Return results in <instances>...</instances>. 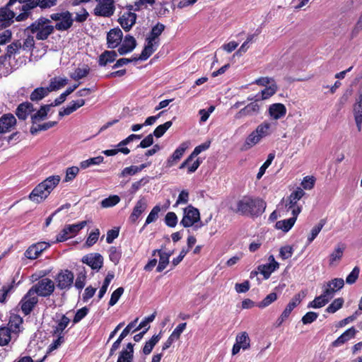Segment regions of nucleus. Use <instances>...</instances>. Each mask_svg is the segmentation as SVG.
<instances>
[{
    "instance_id": "nucleus-38",
    "label": "nucleus",
    "mask_w": 362,
    "mask_h": 362,
    "mask_svg": "<svg viewBox=\"0 0 362 362\" xmlns=\"http://www.w3.org/2000/svg\"><path fill=\"white\" fill-rule=\"evenodd\" d=\"M117 57V54L115 51H105L99 56L98 64L104 66L109 63L113 62Z\"/></svg>"
},
{
    "instance_id": "nucleus-24",
    "label": "nucleus",
    "mask_w": 362,
    "mask_h": 362,
    "mask_svg": "<svg viewBox=\"0 0 362 362\" xmlns=\"http://www.w3.org/2000/svg\"><path fill=\"white\" fill-rule=\"evenodd\" d=\"M16 124V119L12 114H6L0 118V133H6Z\"/></svg>"
},
{
    "instance_id": "nucleus-40",
    "label": "nucleus",
    "mask_w": 362,
    "mask_h": 362,
    "mask_svg": "<svg viewBox=\"0 0 362 362\" xmlns=\"http://www.w3.org/2000/svg\"><path fill=\"white\" fill-rule=\"evenodd\" d=\"M68 83L66 78L54 77L51 78L49 86H47L49 92L55 91L63 88Z\"/></svg>"
},
{
    "instance_id": "nucleus-35",
    "label": "nucleus",
    "mask_w": 362,
    "mask_h": 362,
    "mask_svg": "<svg viewBox=\"0 0 362 362\" xmlns=\"http://www.w3.org/2000/svg\"><path fill=\"white\" fill-rule=\"evenodd\" d=\"M134 356V344L128 343L126 349L122 350L117 362H132Z\"/></svg>"
},
{
    "instance_id": "nucleus-20",
    "label": "nucleus",
    "mask_w": 362,
    "mask_h": 362,
    "mask_svg": "<svg viewBox=\"0 0 362 362\" xmlns=\"http://www.w3.org/2000/svg\"><path fill=\"white\" fill-rule=\"evenodd\" d=\"M305 194L303 189L298 188L296 190L293 192L286 200V207L287 211H291L293 209H300V206H297V202L299 201Z\"/></svg>"
},
{
    "instance_id": "nucleus-31",
    "label": "nucleus",
    "mask_w": 362,
    "mask_h": 362,
    "mask_svg": "<svg viewBox=\"0 0 362 362\" xmlns=\"http://www.w3.org/2000/svg\"><path fill=\"white\" fill-rule=\"evenodd\" d=\"M85 105V100L83 99H79L77 100H72L69 103L66 107L59 112V116L62 117L65 115H69L79 107Z\"/></svg>"
},
{
    "instance_id": "nucleus-58",
    "label": "nucleus",
    "mask_w": 362,
    "mask_h": 362,
    "mask_svg": "<svg viewBox=\"0 0 362 362\" xmlns=\"http://www.w3.org/2000/svg\"><path fill=\"white\" fill-rule=\"evenodd\" d=\"M277 299L276 293H270L262 301L257 305L259 308H264L272 304Z\"/></svg>"
},
{
    "instance_id": "nucleus-1",
    "label": "nucleus",
    "mask_w": 362,
    "mask_h": 362,
    "mask_svg": "<svg viewBox=\"0 0 362 362\" xmlns=\"http://www.w3.org/2000/svg\"><path fill=\"white\" fill-rule=\"evenodd\" d=\"M50 18L56 22L54 26L49 25V19L41 17L28 26L27 30L33 34L35 33L37 40H45L53 33L54 29L61 32L66 31L74 24L73 15L69 11L52 13Z\"/></svg>"
},
{
    "instance_id": "nucleus-3",
    "label": "nucleus",
    "mask_w": 362,
    "mask_h": 362,
    "mask_svg": "<svg viewBox=\"0 0 362 362\" xmlns=\"http://www.w3.org/2000/svg\"><path fill=\"white\" fill-rule=\"evenodd\" d=\"M61 177L59 175H52L38 184L30 192L29 199L35 202L41 203L59 185Z\"/></svg>"
},
{
    "instance_id": "nucleus-7",
    "label": "nucleus",
    "mask_w": 362,
    "mask_h": 362,
    "mask_svg": "<svg viewBox=\"0 0 362 362\" xmlns=\"http://www.w3.org/2000/svg\"><path fill=\"white\" fill-rule=\"evenodd\" d=\"M30 289L37 296L48 297L54 291V283L48 278H44L35 284Z\"/></svg>"
},
{
    "instance_id": "nucleus-14",
    "label": "nucleus",
    "mask_w": 362,
    "mask_h": 362,
    "mask_svg": "<svg viewBox=\"0 0 362 362\" xmlns=\"http://www.w3.org/2000/svg\"><path fill=\"white\" fill-rule=\"evenodd\" d=\"M49 247V244L45 242L33 244L25 250L24 255L29 259H35Z\"/></svg>"
},
{
    "instance_id": "nucleus-15",
    "label": "nucleus",
    "mask_w": 362,
    "mask_h": 362,
    "mask_svg": "<svg viewBox=\"0 0 362 362\" xmlns=\"http://www.w3.org/2000/svg\"><path fill=\"white\" fill-rule=\"evenodd\" d=\"M82 262L92 269L98 271L103 267V257L99 253H90L83 257Z\"/></svg>"
},
{
    "instance_id": "nucleus-26",
    "label": "nucleus",
    "mask_w": 362,
    "mask_h": 362,
    "mask_svg": "<svg viewBox=\"0 0 362 362\" xmlns=\"http://www.w3.org/2000/svg\"><path fill=\"white\" fill-rule=\"evenodd\" d=\"M147 207V201L145 197H141L136 203L133 209V211L130 215L129 219L132 222H136L141 214L146 210Z\"/></svg>"
},
{
    "instance_id": "nucleus-25",
    "label": "nucleus",
    "mask_w": 362,
    "mask_h": 362,
    "mask_svg": "<svg viewBox=\"0 0 362 362\" xmlns=\"http://www.w3.org/2000/svg\"><path fill=\"white\" fill-rule=\"evenodd\" d=\"M146 44L145 45L140 56L138 59L144 61L146 60L157 49L159 46V42L146 39Z\"/></svg>"
},
{
    "instance_id": "nucleus-11",
    "label": "nucleus",
    "mask_w": 362,
    "mask_h": 362,
    "mask_svg": "<svg viewBox=\"0 0 362 362\" xmlns=\"http://www.w3.org/2000/svg\"><path fill=\"white\" fill-rule=\"evenodd\" d=\"M37 303V296L29 289L27 293L20 301L19 305H21V308L23 314L25 315H28L30 314Z\"/></svg>"
},
{
    "instance_id": "nucleus-18",
    "label": "nucleus",
    "mask_w": 362,
    "mask_h": 362,
    "mask_svg": "<svg viewBox=\"0 0 362 362\" xmlns=\"http://www.w3.org/2000/svg\"><path fill=\"white\" fill-rule=\"evenodd\" d=\"M301 209H296L291 212L293 216L281 221H279L276 223V228L281 230L284 232H288L294 225L298 215L300 214Z\"/></svg>"
},
{
    "instance_id": "nucleus-46",
    "label": "nucleus",
    "mask_w": 362,
    "mask_h": 362,
    "mask_svg": "<svg viewBox=\"0 0 362 362\" xmlns=\"http://www.w3.org/2000/svg\"><path fill=\"white\" fill-rule=\"evenodd\" d=\"M250 341L249 336L245 332H243L236 336L235 343L243 350H246L250 348Z\"/></svg>"
},
{
    "instance_id": "nucleus-51",
    "label": "nucleus",
    "mask_w": 362,
    "mask_h": 362,
    "mask_svg": "<svg viewBox=\"0 0 362 362\" xmlns=\"http://www.w3.org/2000/svg\"><path fill=\"white\" fill-rule=\"evenodd\" d=\"M11 333L8 327H2L0 328V346H5L8 344L11 339Z\"/></svg>"
},
{
    "instance_id": "nucleus-29",
    "label": "nucleus",
    "mask_w": 362,
    "mask_h": 362,
    "mask_svg": "<svg viewBox=\"0 0 362 362\" xmlns=\"http://www.w3.org/2000/svg\"><path fill=\"white\" fill-rule=\"evenodd\" d=\"M269 116L274 119H279L286 114V108L284 104L274 103L269 107Z\"/></svg>"
},
{
    "instance_id": "nucleus-9",
    "label": "nucleus",
    "mask_w": 362,
    "mask_h": 362,
    "mask_svg": "<svg viewBox=\"0 0 362 362\" xmlns=\"http://www.w3.org/2000/svg\"><path fill=\"white\" fill-rule=\"evenodd\" d=\"M255 98V99L253 102L245 105L235 115V119H240L245 117L257 116L259 114L261 105L259 104V95H256Z\"/></svg>"
},
{
    "instance_id": "nucleus-32",
    "label": "nucleus",
    "mask_w": 362,
    "mask_h": 362,
    "mask_svg": "<svg viewBox=\"0 0 362 362\" xmlns=\"http://www.w3.org/2000/svg\"><path fill=\"white\" fill-rule=\"evenodd\" d=\"M329 292L327 291H322V293L315 297V299L309 303L308 307H312L313 308H320L325 305L330 299H332L331 296L328 294Z\"/></svg>"
},
{
    "instance_id": "nucleus-45",
    "label": "nucleus",
    "mask_w": 362,
    "mask_h": 362,
    "mask_svg": "<svg viewBox=\"0 0 362 362\" xmlns=\"http://www.w3.org/2000/svg\"><path fill=\"white\" fill-rule=\"evenodd\" d=\"M15 16L16 14L13 11L6 8L0 9V21L4 24L10 25Z\"/></svg>"
},
{
    "instance_id": "nucleus-48",
    "label": "nucleus",
    "mask_w": 362,
    "mask_h": 362,
    "mask_svg": "<svg viewBox=\"0 0 362 362\" xmlns=\"http://www.w3.org/2000/svg\"><path fill=\"white\" fill-rule=\"evenodd\" d=\"M276 90L277 86L276 83H272L257 94L259 95V101L270 98L276 92Z\"/></svg>"
},
{
    "instance_id": "nucleus-44",
    "label": "nucleus",
    "mask_w": 362,
    "mask_h": 362,
    "mask_svg": "<svg viewBox=\"0 0 362 362\" xmlns=\"http://www.w3.org/2000/svg\"><path fill=\"white\" fill-rule=\"evenodd\" d=\"M325 223H326V220L321 219L319 221V223L312 228V230L310 231V234L308 235V239H307V245L310 244L315 239V238L317 236L319 233L321 231L322 228L325 225Z\"/></svg>"
},
{
    "instance_id": "nucleus-56",
    "label": "nucleus",
    "mask_w": 362,
    "mask_h": 362,
    "mask_svg": "<svg viewBox=\"0 0 362 362\" xmlns=\"http://www.w3.org/2000/svg\"><path fill=\"white\" fill-rule=\"evenodd\" d=\"M57 122H48L44 123L42 124H38L36 127L33 126L30 128V133L32 134H35L39 131L47 130V129L54 127L57 124Z\"/></svg>"
},
{
    "instance_id": "nucleus-64",
    "label": "nucleus",
    "mask_w": 362,
    "mask_h": 362,
    "mask_svg": "<svg viewBox=\"0 0 362 362\" xmlns=\"http://www.w3.org/2000/svg\"><path fill=\"white\" fill-rule=\"evenodd\" d=\"M89 16V13L88 11L82 7L80 10L76 13L75 18H73L74 21H76L77 23H83L85 22Z\"/></svg>"
},
{
    "instance_id": "nucleus-22",
    "label": "nucleus",
    "mask_w": 362,
    "mask_h": 362,
    "mask_svg": "<svg viewBox=\"0 0 362 362\" xmlns=\"http://www.w3.org/2000/svg\"><path fill=\"white\" fill-rule=\"evenodd\" d=\"M136 46V41L134 37L129 35H126L118 48V52L120 55L126 54L133 51Z\"/></svg>"
},
{
    "instance_id": "nucleus-17",
    "label": "nucleus",
    "mask_w": 362,
    "mask_h": 362,
    "mask_svg": "<svg viewBox=\"0 0 362 362\" xmlns=\"http://www.w3.org/2000/svg\"><path fill=\"white\" fill-rule=\"evenodd\" d=\"M269 263L259 265L258 267V271L264 277V279H269L272 272L279 268V263L275 260L274 255L269 257Z\"/></svg>"
},
{
    "instance_id": "nucleus-33",
    "label": "nucleus",
    "mask_w": 362,
    "mask_h": 362,
    "mask_svg": "<svg viewBox=\"0 0 362 362\" xmlns=\"http://www.w3.org/2000/svg\"><path fill=\"white\" fill-rule=\"evenodd\" d=\"M156 253L158 254L160 257L156 271L158 272H160L165 269L167 265L169 264L170 254H167L165 252H163L161 250H154L152 252V255L155 256Z\"/></svg>"
},
{
    "instance_id": "nucleus-60",
    "label": "nucleus",
    "mask_w": 362,
    "mask_h": 362,
    "mask_svg": "<svg viewBox=\"0 0 362 362\" xmlns=\"http://www.w3.org/2000/svg\"><path fill=\"white\" fill-rule=\"evenodd\" d=\"M120 201V198L117 195L110 196L107 198L104 199L101 202V206L103 208L112 207L117 204Z\"/></svg>"
},
{
    "instance_id": "nucleus-12",
    "label": "nucleus",
    "mask_w": 362,
    "mask_h": 362,
    "mask_svg": "<svg viewBox=\"0 0 362 362\" xmlns=\"http://www.w3.org/2000/svg\"><path fill=\"white\" fill-rule=\"evenodd\" d=\"M128 11L124 12L119 18L118 22L125 31H129L136 23L137 16L131 11L134 9V6H127Z\"/></svg>"
},
{
    "instance_id": "nucleus-2",
    "label": "nucleus",
    "mask_w": 362,
    "mask_h": 362,
    "mask_svg": "<svg viewBox=\"0 0 362 362\" xmlns=\"http://www.w3.org/2000/svg\"><path fill=\"white\" fill-rule=\"evenodd\" d=\"M266 209V203L261 199L243 197L237 202L235 213L241 215L259 216Z\"/></svg>"
},
{
    "instance_id": "nucleus-23",
    "label": "nucleus",
    "mask_w": 362,
    "mask_h": 362,
    "mask_svg": "<svg viewBox=\"0 0 362 362\" xmlns=\"http://www.w3.org/2000/svg\"><path fill=\"white\" fill-rule=\"evenodd\" d=\"M346 245L344 243H338L332 252L329 256V264L330 266L337 265L342 259Z\"/></svg>"
},
{
    "instance_id": "nucleus-49",
    "label": "nucleus",
    "mask_w": 362,
    "mask_h": 362,
    "mask_svg": "<svg viewBox=\"0 0 362 362\" xmlns=\"http://www.w3.org/2000/svg\"><path fill=\"white\" fill-rule=\"evenodd\" d=\"M90 72L89 67L86 65L82 68H77L75 71L70 74V77L75 80L78 81L85 78Z\"/></svg>"
},
{
    "instance_id": "nucleus-50",
    "label": "nucleus",
    "mask_w": 362,
    "mask_h": 362,
    "mask_svg": "<svg viewBox=\"0 0 362 362\" xmlns=\"http://www.w3.org/2000/svg\"><path fill=\"white\" fill-rule=\"evenodd\" d=\"M104 160V158L101 156L90 158L86 160H83L80 163V168L82 169H86L92 165H98L102 163Z\"/></svg>"
},
{
    "instance_id": "nucleus-13",
    "label": "nucleus",
    "mask_w": 362,
    "mask_h": 362,
    "mask_svg": "<svg viewBox=\"0 0 362 362\" xmlns=\"http://www.w3.org/2000/svg\"><path fill=\"white\" fill-rule=\"evenodd\" d=\"M54 325L52 326L53 334L64 336L63 332L70 322V319L64 315L57 314L53 318Z\"/></svg>"
},
{
    "instance_id": "nucleus-10",
    "label": "nucleus",
    "mask_w": 362,
    "mask_h": 362,
    "mask_svg": "<svg viewBox=\"0 0 362 362\" xmlns=\"http://www.w3.org/2000/svg\"><path fill=\"white\" fill-rule=\"evenodd\" d=\"M74 273L68 269L62 270L56 276V283L58 288L69 290L74 284Z\"/></svg>"
},
{
    "instance_id": "nucleus-19",
    "label": "nucleus",
    "mask_w": 362,
    "mask_h": 362,
    "mask_svg": "<svg viewBox=\"0 0 362 362\" xmlns=\"http://www.w3.org/2000/svg\"><path fill=\"white\" fill-rule=\"evenodd\" d=\"M23 5L20 8V11L22 12L16 17L17 21H23L28 18L31 15V11L35 8L37 6V1H30L20 2Z\"/></svg>"
},
{
    "instance_id": "nucleus-36",
    "label": "nucleus",
    "mask_w": 362,
    "mask_h": 362,
    "mask_svg": "<svg viewBox=\"0 0 362 362\" xmlns=\"http://www.w3.org/2000/svg\"><path fill=\"white\" fill-rule=\"evenodd\" d=\"M52 106H54V103L42 105L37 112L31 115L32 122L36 124L40 121L44 120Z\"/></svg>"
},
{
    "instance_id": "nucleus-4",
    "label": "nucleus",
    "mask_w": 362,
    "mask_h": 362,
    "mask_svg": "<svg viewBox=\"0 0 362 362\" xmlns=\"http://www.w3.org/2000/svg\"><path fill=\"white\" fill-rule=\"evenodd\" d=\"M61 177L59 175H52L38 184L30 192L29 199L35 202L41 203L59 185Z\"/></svg>"
},
{
    "instance_id": "nucleus-53",
    "label": "nucleus",
    "mask_w": 362,
    "mask_h": 362,
    "mask_svg": "<svg viewBox=\"0 0 362 362\" xmlns=\"http://www.w3.org/2000/svg\"><path fill=\"white\" fill-rule=\"evenodd\" d=\"M15 281L13 280L11 284L4 285L0 290V303H5L7 300V296L13 290Z\"/></svg>"
},
{
    "instance_id": "nucleus-37",
    "label": "nucleus",
    "mask_w": 362,
    "mask_h": 362,
    "mask_svg": "<svg viewBox=\"0 0 362 362\" xmlns=\"http://www.w3.org/2000/svg\"><path fill=\"white\" fill-rule=\"evenodd\" d=\"M23 318L18 315H13L11 316L8 322V328L13 334H17L21 332V325L23 324Z\"/></svg>"
},
{
    "instance_id": "nucleus-55",
    "label": "nucleus",
    "mask_w": 362,
    "mask_h": 362,
    "mask_svg": "<svg viewBox=\"0 0 362 362\" xmlns=\"http://www.w3.org/2000/svg\"><path fill=\"white\" fill-rule=\"evenodd\" d=\"M122 256L121 250L116 247H110L109 249L110 259L115 264H117Z\"/></svg>"
},
{
    "instance_id": "nucleus-63",
    "label": "nucleus",
    "mask_w": 362,
    "mask_h": 362,
    "mask_svg": "<svg viewBox=\"0 0 362 362\" xmlns=\"http://www.w3.org/2000/svg\"><path fill=\"white\" fill-rule=\"evenodd\" d=\"M360 273V269L358 267H355L350 274L346 278V283L347 284H354L357 281Z\"/></svg>"
},
{
    "instance_id": "nucleus-62",
    "label": "nucleus",
    "mask_w": 362,
    "mask_h": 362,
    "mask_svg": "<svg viewBox=\"0 0 362 362\" xmlns=\"http://www.w3.org/2000/svg\"><path fill=\"white\" fill-rule=\"evenodd\" d=\"M79 173V168L76 166L69 167L66 170L64 181L68 182L72 181Z\"/></svg>"
},
{
    "instance_id": "nucleus-5",
    "label": "nucleus",
    "mask_w": 362,
    "mask_h": 362,
    "mask_svg": "<svg viewBox=\"0 0 362 362\" xmlns=\"http://www.w3.org/2000/svg\"><path fill=\"white\" fill-rule=\"evenodd\" d=\"M200 221L199 211L192 205H188L183 210V217L180 221V224L185 228H189L194 226L197 230L202 226V223L197 224Z\"/></svg>"
},
{
    "instance_id": "nucleus-28",
    "label": "nucleus",
    "mask_w": 362,
    "mask_h": 362,
    "mask_svg": "<svg viewBox=\"0 0 362 362\" xmlns=\"http://www.w3.org/2000/svg\"><path fill=\"white\" fill-rule=\"evenodd\" d=\"M189 147L187 142L182 143L178 148L175 149L173 155L167 160V167H172L175 165L183 156L185 151Z\"/></svg>"
},
{
    "instance_id": "nucleus-41",
    "label": "nucleus",
    "mask_w": 362,
    "mask_h": 362,
    "mask_svg": "<svg viewBox=\"0 0 362 362\" xmlns=\"http://www.w3.org/2000/svg\"><path fill=\"white\" fill-rule=\"evenodd\" d=\"M77 270V277L74 286L77 289L81 290L86 284L87 272L84 267H79Z\"/></svg>"
},
{
    "instance_id": "nucleus-34",
    "label": "nucleus",
    "mask_w": 362,
    "mask_h": 362,
    "mask_svg": "<svg viewBox=\"0 0 362 362\" xmlns=\"http://www.w3.org/2000/svg\"><path fill=\"white\" fill-rule=\"evenodd\" d=\"M261 139L259 136L255 134L254 131H252L245 139L244 143L240 147V150L242 151H246L252 148L256 144L259 143Z\"/></svg>"
},
{
    "instance_id": "nucleus-42",
    "label": "nucleus",
    "mask_w": 362,
    "mask_h": 362,
    "mask_svg": "<svg viewBox=\"0 0 362 362\" xmlns=\"http://www.w3.org/2000/svg\"><path fill=\"white\" fill-rule=\"evenodd\" d=\"M164 30L165 25L162 23H158L152 28L150 34L146 38L152 41L159 42V36L162 34Z\"/></svg>"
},
{
    "instance_id": "nucleus-30",
    "label": "nucleus",
    "mask_w": 362,
    "mask_h": 362,
    "mask_svg": "<svg viewBox=\"0 0 362 362\" xmlns=\"http://www.w3.org/2000/svg\"><path fill=\"white\" fill-rule=\"evenodd\" d=\"M34 111L33 105L29 102L20 104L16 111V114L18 119L25 120L28 115Z\"/></svg>"
},
{
    "instance_id": "nucleus-52",
    "label": "nucleus",
    "mask_w": 362,
    "mask_h": 362,
    "mask_svg": "<svg viewBox=\"0 0 362 362\" xmlns=\"http://www.w3.org/2000/svg\"><path fill=\"white\" fill-rule=\"evenodd\" d=\"M78 87V84H74L71 87H69L64 93H62L58 98H57L54 101V105L58 106L63 103L66 97L72 93Z\"/></svg>"
},
{
    "instance_id": "nucleus-43",
    "label": "nucleus",
    "mask_w": 362,
    "mask_h": 362,
    "mask_svg": "<svg viewBox=\"0 0 362 362\" xmlns=\"http://www.w3.org/2000/svg\"><path fill=\"white\" fill-rule=\"evenodd\" d=\"M49 93L50 92L47 87L37 88L31 93L30 98L32 101H39L46 97Z\"/></svg>"
},
{
    "instance_id": "nucleus-27",
    "label": "nucleus",
    "mask_w": 362,
    "mask_h": 362,
    "mask_svg": "<svg viewBox=\"0 0 362 362\" xmlns=\"http://www.w3.org/2000/svg\"><path fill=\"white\" fill-rule=\"evenodd\" d=\"M356 333L357 330L354 327L348 329L332 343V346L334 347L342 346L351 339L354 338Z\"/></svg>"
},
{
    "instance_id": "nucleus-39",
    "label": "nucleus",
    "mask_w": 362,
    "mask_h": 362,
    "mask_svg": "<svg viewBox=\"0 0 362 362\" xmlns=\"http://www.w3.org/2000/svg\"><path fill=\"white\" fill-rule=\"evenodd\" d=\"M272 124L268 122H263L260 124H259L256 129L254 130L255 134L259 136V138L262 140L263 138L268 136L271 134Z\"/></svg>"
},
{
    "instance_id": "nucleus-16",
    "label": "nucleus",
    "mask_w": 362,
    "mask_h": 362,
    "mask_svg": "<svg viewBox=\"0 0 362 362\" xmlns=\"http://www.w3.org/2000/svg\"><path fill=\"white\" fill-rule=\"evenodd\" d=\"M122 37L123 33L119 28L111 29L107 34V47L114 49L118 47L122 42Z\"/></svg>"
},
{
    "instance_id": "nucleus-6",
    "label": "nucleus",
    "mask_w": 362,
    "mask_h": 362,
    "mask_svg": "<svg viewBox=\"0 0 362 362\" xmlns=\"http://www.w3.org/2000/svg\"><path fill=\"white\" fill-rule=\"evenodd\" d=\"M97 4L93 9V14L96 16L110 18L115 11V0H95Z\"/></svg>"
},
{
    "instance_id": "nucleus-61",
    "label": "nucleus",
    "mask_w": 362,
    "mask_h": 362,
    "mask_svg": "<svg viewBox=\"0 0 362 362\" xmlns=\"http://www.w3.org/2000/svg\"><path fill=\"white\" fill-rule=\"evenodd\" d=\"M22 44L20 41H16L9 45L7 47V52L6 54V57H11L13 54H15L19 52V50L21 49Z\"/></svg>"
},
{
    "instance_id": "nucleus-47",
    "label": "nucleus",
    "mask_w": 362,
    "mask_h": 362,
    "mask_svg": "<svg viewBox=\"0 0 362 362\" xmlns=\"http://www.w3.org/2000/svg\"><path fill=\"white\" fill-rule=\"evenodd\" d=\"M161 336L160 334L153 335L151 339H149L148 341L145 343V345L143 348V353L145 355L149 354L151 351L153 350L155 345L159 341L160 339Z\"/></svg>"
},
{
    "instance_id": "nucleus-59",
    "label": "nucleus",
    "mask_w": 362,
    "mask_h": 362,
    "mask_svg": "<svg viewBox=\"0 0 362 362\" xmlns=\"http://www.w3.org/2000/svg\"><path fill=\"white\" fill-rule=\"evenodd\" d=\"M344 301L342 298H338L333 300V302L326 308V311L329 313H334L339 310L344 304Z\"/></svg>"
},
{
    "instance_id": "nucleus-54",
    "label": "nucleus",
    "mask_w": 362,
    "mask_h": 362,
    "mask_svg": "<svg viewBox=\"0 0 362 362\" xmlns=\"http://www.w3.org/2000/svg\"><path fill=\"white\" fill-rule=\"evenodd\" d=\"M275 158L274 153H270L268 156L267 160L263 163V165L259 168V172L257 175V179L259 180L262 178L263 175L265 173L266 170L269 168V166L272 164V161Z\"/></svg>"
},
{
    "instance_id": "nucleus-8",
    "label": "nucleus",
    "mask_w": 362,
    "mask_h": 362,
    "mask_svg": "<svg viewBox=\"0 0 362 362\" xmlns=\"http://www.w3.org/2000/svg\"><path fill=\"white\" fill-rule=\"evenodd\" d=\"M86 225V221H83L74 224L66 225L61 232L57 235V242H64L76 236Z\"/></svg>"
},
{
    "instance_id": "nucleus-21",
    "label": "nucleus",
    "mask_w": 362,
    "mask_h": 362,
    "mask_svg": "<svg viewBox=\"0 0 362 362\" xmlns=\"http://www.w3.org/2000/svg\"><path fill=\"white\" fill-rule=\"evenodd\" d=\"M344 286V281L341 278H334L331 281L327 282L323 286V290L327 291L329 292V295L332 298L334 296V293L341 289Z\"/></svg>"
},
{
    "instance_id": "nucleus-57",
    "label": "nucleus",
    "mask_w": 362,
    "mask_h": 362,
    "mask_svg": "<svg viewBox=\"0 0 362 362\" xmlns=\"http://www.w3.org/2000/svg\"><path fill=\"white\" fill-rule=\"evenodd\" d=\"M173 123L171 121H168L163 124L158 126L153 131V136L157 138L161 137L165 132L172 126Z\"/></svg>"
}]
</instances>
